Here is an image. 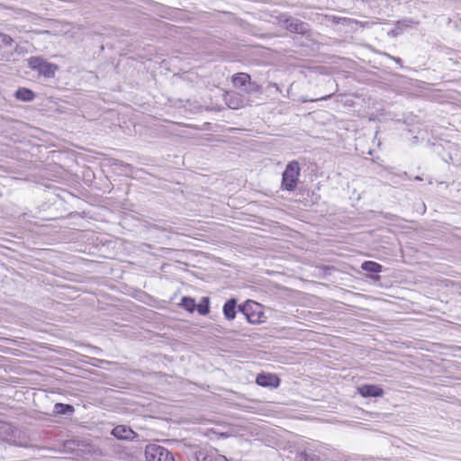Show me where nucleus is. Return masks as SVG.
<instances>
[{
  "instance_id": "nucleus-14",
  "label": "nucleus",
  "mask_w": 461,
  "mask_h": 461,
  "mask_svg": "<svg viewBox=\"0 0 461 461\" xmlns=\"http://www.w3.org/2000/svg\"><path fill=\"white\" fill-rule=\"evenodd\" d=\"M361 268L370 273H380L382 271V266L374 261H365L361 265Z\"/></svg>"
},
{
  "instance_id": "nucleus-11",
  "label": "nucleus",
  "mask_w": 461,
  "mask_h": 461,
  "mask_svg": "<svg viewBox=\"0 0 461 461\" xmlns=\"http://www.w3.org/2000/svg\"><path fill=\"white\" fill-rule=\"evenodd\" d=\"M226 104L231 109H239L243 106V100L236 94H229L226 96Z\"/></svg>"
},
{
  "instance_id": "nucleus-9",
  "label": "nucleus",
  "mask_w": 461,
  "mask_h": 461,
  "mask_svg": "<svg viewBox=\"0 0 461 461\" xmlns=\"http://www.w3.org/2000/svg\"><path fill=\"white\" fill-rule=\"evenodd\" d=\"M256 382L260 386L277 387L279 385V378L272 374H260L258 375Z\"/></svg>"
},
{
  "instance_id": "nucleus-2",
  "label": "nucleus",
  "mask_w": 461,
  "mask_h": 461,
  "mask_svg": "<svg viewBox=\"0 0 461 461\" xmlns=\"http://www.w3.org/2000/svg\"><path fill=\"white\" fill-rule=\"evenodd\" d=\"M299 175V164L296 161L290 162L283 173L282 186L284 189L294 190L296 187Z\"/></svg>"
},
{
  "instance_id": "nucleus-12",
  "label": "nucleus",
  "mask_w": 461,
  "mask_h": 461,
  "mask_svg": "<svg viewBox=\"0 0 461 461\" xmlns=\"http://www.w3.org/2000/svg\"><path fill=\"white\" fill-rule=\"evenodd\" d=\"M14 95L17 99L23 101V102H30V101L33 100V98L35 96L34 93L28 88H19L15 92Z\"/></svg>"
},
{
  "instance_id": "nucleus-3",
  "label": "nucleus",
  "mask_w": 461,
  "mask_h": 461,
  "mask_svg": "<svg viewBox=\"0 0 461 461\" xmlns=\"http://www.w3.org/2000/svg\"><path fill=\"white\" fill-rule=\"evenodd\" d=\"M28 65L32 69L38 71L41 75H43L46 77H54L58 70V66L49 63L40 57L30 58L28 59Z\"/></svg>"
},
{
  "instance_id": "nucleus-1",
  "label": "nucleus",
  "mask_w": 461,
  "mask_h": 461,
  "mask_svg": "<svg viewBox=\"0 0 461 461\" xmlns=\"http://www.w3.org/2000/svg\"><path fill=\"white\" fill-rule=\"evenodd\" d=\"M239 310L245 315L249 323L259 324L264 322L265 315L261 304L253 301H247L239 307Z\"/></svg>"
},
{
  "instance_id": "nucleus-5",
  "label": "nucleus",
  "mask_w": 461,
  "mask_h": 461,
  "mask_svg": "<svg viewBox=\"0 0 461 461\" xmlns=\"http://www.w3.org/2000/svg\"><path fill=\"white\" fill-rule=\"evenodd\" d=\"M16 47V43L9 35L0 32V60H10Z\"/></svg>"
},
{
  "instance_id": "nucleus-4",
  "label": "nucleus",
  "mask_w": 461,
  "mask_h": 461,
  "mask_svg": "<svg viewBox=\"0 0 461 461\" xmlns=\"http://www.w3.org/2000/svg\"><path fill=\"white\" fill-rule=\"evenodd\" d=\"M145 457L146 461H175L167 449L156 444L146 447Z\"/></svg>"
},
{
  "instance_id": "nucleus-17",
  "label": "nucleus",
  "mask_w": 461,
  "mask_h": 461,
  "mask_svg": "<svg viewBox=\"0 0 461 461\" xmlns=\"http://www.w3.org/2000/svg\"><path fill=\"white\" fill-rule=\"evenodd\" d=\"M180 304L189 312H193L196 307L195 301L193 298L186 296L182 298Z\"/></svg>"
},
{
  "instance_id": "nucleus-15",
  "label": "nucleus",
  "mask_w": 461,
  "mask_h": 461,
  "mask_svg": "<svg viewBox=\"0 0 461 461\" xmlns=\"http://www.w3.org/2000/svg\"><path fill=\"white\" fill-rule=\"evenodd\" d=\"M250 80V77L249 75L246 74V73H239V74H236L233 78H232V82L233 84L236 86H245L248 82H249Z\"/></svg>"
},
{
  "instance_id": "nucleus-10",
  "label": "nucleus",
  "mask_w": 461,
  "mask_h": 461,
  "mask_svg": "<svg viewBox=\"0 0 461 461\" xmlns=\"http://www.w3.org/2000/svg\"><path fill=\"white\" fill-rule=\"evenodd\" d=\"M236 304H237V301L235 299H230L228 300L224 305H223V308H222V312H223V314H224V317L229 320V321H232L235 319L236 317Z\"/></svg>"
},
{
  "instance_id": "nucleus-8",
  "label": "nucleus",
  "mask_w": 461,
  "mask_h": 461,
  "mask_svg": "<svg viewBox=\"0 0 461 461\" xmlns=\"http://www.w3.org/2000/svg\"><path fill=\"white\" fill-rule=\"evenodd\" d=\"M358 393L363 397H381L384 390L375 384H365L357 388Z\"/></svg>"
},
{
  "instance_id": "nucleus-19",
  "label": "nucleus",
  "mask_w": 461,
  "mask_h": 461,
  "mask_svg": "<svg viewBox=\"0 0 461 461\" xmlns=\"http://www.w3.org/2000/svg\"><path fill=\"white\" fill-rule=\"evenodd\" d=\"M199 461H216V458L213 455H205L201 460Z\"/></svg>"
},
{
  "instance_id": "nucleus-16",
  "label": "nucleus",
  "mask_w": 461,
  "mask_h": 461,
  "mask_svg": "<svg viewBox=\"0 0 461 461\" xmlns=\"http://www.w3.org/2000/svg\"><path fill=\"white\" fill-rule=\"evenodd\" d=\"M12 433V427L6 422H0V441H5Z\"/></svg>"
},
{
  "instance_id": "nucleus-13",
  "label": "nucleus",
  "mask_w": 461,
  "mask_h": 461,
  "mask_svg": "<svg viewBox=\"0 0 461 461\" xmlns=\"http://www.w3.org/2000/svg\"><path fill=\"white\" fill-rule=\"evenodd\" d=\"M54 412L60 415L71 414L75 411V409L70 404L56 403L53 409Z\"/></svg>"
},
{
  "instance_id": "nucleus-6",
  "label": "nucleus",
  "mask_w": 461,
  "mask_h": 461,
  "mask_svg": "<svg viewBox=\"0 0 461 461\" xmlns=\"http://www.w3.org/2000/svg\"><path fill=\"white\" fill-rule=\"evenodd\" d=\"M112 435L118 439L132 440L138 434L126 425H117L112 430Z\"/></svg>"
},
{
  "instance_id": "nucleus-18",
  "label": "nucleus",
  "mask_w": 461,
  "mask_h": 461,
  "mask_svg": "<svg viewBox=\"0 0 461 461\" xmlns=\"http://www.w3.org/2000/svg\"><path fill=\"white\" fill-rule=\"evenodd\" d=\"M210 301L208 297H203L201 303L196 305L197 312L201 315H206L209 312Z\"/></svg>"
},
{
  "instance_id": "nucleus-7",
  "label": "nucleus",
  "mask_w": 461,
  "mask_h": 461,
  "mask_svg": "<svg viewBox=\"0 0 461 461\" xmlns=\"http://www.w3.org/2000/svg\"><path fill=\"white\" fill-rule=\"evenodd\" d=\"M285 26L287 31L294 33H303L307 30V23L297 18L289 17L285 20Z\"/></svg>"
},
{
  "instance_id": "nucleus-20",
  "label": "nucleus",
  "mask_w": 461,
  "mask_h": 461,
  "mask_svg": "<svg viewBox=\"0 0 461 461\" xmlns=\"http://www.w3.org/2000/svg\"><path fill=\"white\" fill-rule=\"evenodd\" d=\"M331 96V94L328 95L327 96L318 98V100H326ZM313 101H317V99H314Z\"/></svg>"
}]
</instances>
